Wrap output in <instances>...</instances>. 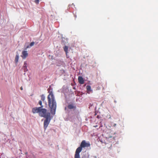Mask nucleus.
Masks as SVG:
<instances>
[{
  "mask_svg": "<svg viewBox=\"0 0 158 158\" xmlns=\"http://www.w3.org/2000/svg\"><path fill=\"white\" fill-rule=\"evenodd\" d=\"M50 87V86L48 89V92L49 93V94L47 97L48 105L50 108L52 114H54L55 113L56 108V102L52 91H50L51 90Z\"/></svg>",
  "mask_w": 158,
  "mask_h": 158,
  "instance_id": "f257e3e1",
  "label": "nucleus"
},
{
  "mask_svg": "<svg viewBox=\"0 0 158 158\" xmlns=\"http://www.w3.org/2000/svg\"><path fill=\"white\" fill-rule=\"evenodd\" d=\"M39 104L40 106V107H35L33 108L32 110V112L33 114L38 113L39 116H43L44 114L48 112L47 110L43 108V106L42 105V103L41 101L40 100L39 102Z\"/></svg>",
  "mask_w": 158,
  "mask_h": 158,
  "instance_id": "f03ea898",
  "label": "nucleus"
},
{
  "mask_svg": "<svg viewBox=\"0 0 158 158\" xmlns=\"http://www.w3.org/2000/svg\"><path fill=\"white\" fill-rule=\"evenodd\" d=\"M90 145L89 142L86 143L85 140H83L81 143L80 146L78 147L76 151L74 158H80L79 153L81 151L82 148L89 147Z\"/></svg>",
  "mask_w": 158,
  "mask_h": 158,
  "instance_id": "7ed1b4c3",
  "label": "nucleus"
},
{
  "mask_svg": "<svg viewBox=\"0 0 158 158\" xmlns=\"http://www.w3.org/2000/svg\"><path fill=\"white\" fill-rule=\"evenodd\" d=\"M41 117L45 118L44 122V128L45 130H46L48 125L50 123L51 118V114L49 112H48L45 113L43 116H40Z\"/></svg>",
  "mask_w": 158,
  "mask_h": 158,
  "instance_id": "20e7f679",
  "label": "nucleus"
},
{
  "mask_svg": "<svg viewBox=\"0 0 158 158\" xmlns=\"http://www.w3.org/2000/svg\"><path fill=\"white\" fill-rule=\"evenodd\" d=\"M22 55H21V56L23 59H25L28 56V53L27 51H26L22 52Z\"/></svg>",
  "mask_w": 158,
  "mask_h": 158,
  "instance_id": "39448f33",
  "label": "nucleus"
},
{
  "mask_svg": "<svg viewBox=\"0 0 158 158\" xmlns=\"http://www.w3.org/2000/svg\"><path fill=\"white\" fill-rule=\"evenodd\" d=\"M22 68L24 72H26L28 71L26 62H24V65Z\"/></svg>",
  "mask_w": 158,
  "mask_h": 158,
  "instance_id": "423d86ee",
  "label": "nucleus"
},
{
  "mask_svg": "<svg viewBox=\"0 0 158 158\" xmlns=\"http://www.w3.org/2000/svg\"><path fill=\"white\" fill-rule=\"evenodd\" d=\"M78 81L79 83L81 84H83L84 83V80L82 77L79 76L78 77Z\"/></svg>",
  "mask_w": 158,
  "mask_h": 158,
  "instance_id": "0eeeda50",
  "label": "nucleus"
},
{
  "mask_svg": "<svg viewBox=\"0 0 158 158\" xmlns=\"http://www.w3.org/2000/svg\"><path fill=\"white\" fill-rule=\"evenodd\" d=\"M68 107L69 109H75L76 108V106H74L72 104H70L68 105Z\"/></svg>",
  "mask_w": 158,
  "mask_h": 158,
  "instance_id": "6e6552de",
  "label": "nucleus"
},
{
  "mask_svg": "<svg viewBox=\"0 0 158 158\" xmlns=\"http://www.w3.org/2000/svg\"><path fill=\"white\" fill-rule=\"evenodd\" d=\"M19 56L18 55H16L15 57V62L16 63H17L18 61Z\"/></svg>",
  "mask_w": 158,
  "mask_h": 158,
  "instance_id": "1a4fd4ad",
  "label": "nucleus"
},
{
  "mask_svg": "<svg viewBox=\"0 0 158 158\" xmlns=\"http://www.w3.org/2000/svg\"><path fill=\"white\" fill-rule=\"evenodd\" d=\"M86 89L88 92L91 91V87L90 85H88L86 86Z\"/></svg>",
  "mask_w": 158,
  "mask_h": 158,
  "instance_id": "9d476101",
  "label": "nucleus"
},
{
  "mask_svg": "<svg viewBox=\"0 0 158 158\" xmlns=\"http://www.w3.org/2000/svg\"><path fill=\"white\" fill-rule=\"evenodd\" d=\"M64 51L67 54L68 52V47L66 46H65L64 48Z\"/></svg>",
  "mask_w": 158,
  "mask_h": 158,
  "instance_id": "9b49d317",
  "label": "nucleus"
},
{
  "mask_svg": "<svg viewBox=\"0 0 158 158\" xmlns=\"http://www.w3.org/2000/svg\"><path fill=\"white\" fill-rule=\"evenodd\" d=\"M34 44H35V43L34 42H31L30 44V46H27L26 47V48H29L30 47L32 46H33L34 45Z\"/></svg>",
  "mask_w": 158,
  "mask_h": 158,
  "instance_id": "f8f14e48",
  "label": "nucleus"
},
{
  "mask_svg": "<svg viewBox=\"0 0 158 158\" xmlns=\"http://www.w3.org/2000/svg\"><path fill=\"white\" fill-rule=\"evenodd\" d=\"M40 97H41V100L43 101H44L45 99V97L44 95V94H42L40 96Z\"/></svg>",
  "mask_w": 158,
  "mask_h": 158,
  "instance_id": "ddd939ff",
  "label": "nucleus"
},
{
  "mask_svg": "<svg viewBox=\"0 0 158 158\" xmlns=\"http://www.w3.org/2000/svg\"><path fill=\"white\" fill-rule=\"evenodd\" d=\"M36 4H38L39 3V0H34Z\"/></svg>",
  "mask_w": 158,
  "mask_h": 158,
  "instance_id": "4468645a",
  "label": "nucleus"
},
{
  "mask_svg": "<svg viewBox=\"0 0 158 158\" xmlns=\"http://www.w3.org/2000/svg\"><path fill=\"white\" fill-rule=\"evenodd\" d=\"M20 89L21 90H23V87L22 86L20 87Z\"/></svg>",
  "mask_w": 158,
  "mask_h": 158,
  "instance_id": "2eb2a0df",
  "label": "nucleus"
},
{
  "mask_svg": "<svg viewBox=\"0 0 158 158\" xmlns=\"http://www.w3.org/2000/svg\"><path fill=\"white\" fill-rule=\"evenodd\" d=\"M74 17H75V18H77V15H74Z\"/></svg>",
  "mask_w": 158,
  "mask_h": 158,
  "instance_id": "dca6fc26",
  "label": "nucleus"
},
{
  "mask_svg": "<svg viewBox=\"0 0 158 158\" xmlns=\"http://www.w3.org/2000/svg\"><path fill=\"white\" fill-rule=\"evenodd\" d=\"M113 139H114V137H113Z\"/></svg>",
  "mask_w": 158,
  "mask_h": 158,
  "instance_id": "f3484780",
  "label": "nucleus"
}]
</instances>
